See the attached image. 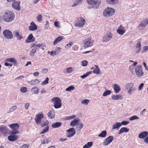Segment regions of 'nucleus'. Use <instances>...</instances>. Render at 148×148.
Returning <instances> with one entry per match:
<instances>
[{
    "label": "nucleus",
    "mask_w": 148,
    "mask_h": 148,
    "mask_svg": "<svg viewBox=\"0 0 148 148\" xmlns=\"http://www.w3.org/2000/svg\"><path fill=\"white\" fill-rule=\"evenodd\" d=\"M15 15L14 13L12 12H5L3 15L2 19L5 22H10L14 19Z\"/></svg>",
    "instance_id": "f257e3e1"
},
{
    "label": "nucleus",
    "mask_w": 148,
    "mask_h": 148,
    "mask_svg": "<svg viewBox=\"0 0 148 148\" xmlns=\"http://www.w3.org/2000/svg\"><path fill=\"white\" fill-rule=\"evenodd\" d=\"M115 12V10L112 8L108 7L104 10L103 15L106 17H109L113 15Z\"/></svg>",
    "instance_id": "f03ea898"
},
{
    "label": "nucleus",
    "mask_w": 148,
    "mask_h": 148,
    "mask_svg": "<svg viewBox=\"0 0 148 148\" xmlns=\"http://www.w3.org/2000/svg\"><path fill=\"white\" fill-rule=\"evenodd\" d=\"M51 101L54 102V107L56 109H58L61 107L62 104L61 99L58 97L53 98Z\"/></svg>",
    "instance_id": "7ed1b4c3"
},
{
    "label": "nucleus",
    "mask_w": 148,
    "mask_h": 148,
    "mask_svg": "<svg viewBox=\"0 0 148 148\" xmlns=\"http://www.w3.org/2000/svg\"><path fill=\"white\" fill-rule=\"evenodd\" d=\"M135 70L136 75L137 77H140L143 76L144 72L142 71L141 65H138L136 66Z\"/></svg>",
    "instance_id": "20e7f679"
},
{
    "label": "nucleus",
    "mask_w": 148,
    "mask_h": 148,
    "mask_svg": "<svg viewBox=\"0 0 148 148\" xmlns=\"http://www.w3.org/2000/svg\"><path fill=\"white\" fill-rule=\"evenodd\" d=\"M86 1L88 4L96 8L99 7L101 3V0H86Z\"/></svg>",
    "instance_id": "39448f33"
},
{
    "label": "nucleus",
    "mask_w": 148,
    "mask_h": 148,
    "mask_svg": "<svg viewBox=\"0 0 148 148\" xmlns=\"http://www.w3.org/2000/svg\"><path fill=\"white\" fill-rule=\"evenodd\" d=\"M112 35L111 32H108L103 37V42H107L109 41L112 38Z\"/></svg>",
    "instance_id": "423d86ee"
},
{
    "label": "nucleus",
    "mask_w": 148,
    "mask_h": 148,
    "mask_svg": "<svg viewBox=\"0 0 148 148\" xmlns=\"http://www.w3.org/2000/svg\"><path fill=\"white\" fill-rule=\"evenodd\" d=\"M78 22L75 25V26L77 27H82L85 24L86 21L82 17H80L78 18Z\"/></svg>",
    "instance_id": "0eeeda50"
},
{
    "label": "nucleus",
    "mask_w": 148,
    "mask_h": 148,
    "mask_svg": "<svg viewBox=\"0 0 148 148\" xmlns=\"http://www.w3.org/2000/svg\"><path fill=\"white\" fill-rule=\"evenodd\" d=\"M4 36L8 39H12L13 37L12 33L9 30H5L3 32Z\"/></svg>",
    "instance_id": "6e6552de"
},
{
    "label": "nucleus",
    "mask_w": 148,
    "mask_h": 148,
    "mask_svg": "<svg viewBox=\"0 0 148 148\" xmlns=\"http://www.w3.org/2000/svg\"><path fill=\"white\" fill-rule=\"evenodd\" d=\"M68 133H67L66 136L67 137H71L73 136L75 133V131L74 127L70 128L66 130Z\"/></svg>",
    "instance_id": "1a4fd4ad"
},
{
    "label": "nucleus",
    "mask_w": 148,
    "mask_h": 148,
    "mask_svg": "<svg viewBox=\"0 0 148 148\" xmlns=\"http://www.w3.org/2000/svg\"><path fill=\"white\" fill-rule=\"evenodd\" d=\"M147 24L146 20L145 19L140 23L137 26V27L139 30H142L145 28Z\"/></svg>",
    "instance_id": "9d476101"
},
{
    "label": "nucleus",
    "mask_w": 148,
    "mask_h": 148,
    "mask_svg": "<svg viewBox=\"0 0 148 148\" xmlns=\"http://www.w3.org/2000/svg\"><path fill=\"white\" fill-rule=\"evenodd\" d=\"M113 136H109L106 138L103 143V145L104 146H107L112 142L113 140Z\"/></svg>",
    "instance_id": "9b49d317"
},
{
    "label": "nucleus",
    "mask_w": 148,
    "mask_h": 148,
    "mask_svg": "<svg viewBox=\"0 0 148 148\" xmlns=\"http://www.w3.org/2000/svg\"><path fill=\"white\" fill-rule=\"evenodd\" d=\"M84 46L85 48L90 47L92 45V43L89 38L86 39L84 41Z\"/></svg>",
    "instance_id": "f8f14e48"
},
{
    "label": "nucleus",
    "mask_w": 148,
    "mask_h": 148,
    "mask_svg": "<svg viewBox=\"0 0 148 148\" xmlns=\"http://www.w3.org/2000/svg\"><path fill=\"white\" fill-rule=\"evenodd\" d=\"M20 2L19 1H16L14 2L12 4V8L16 10H17L19 11L20 10Z\"/></svg>",
    "instance_id": "ddd939ff"
},
{
    "label": "nucleus",
    "mask_w": 148,
    "mask_h": 148,
    "mask_svg": "<svg viewBox=\"0 0 148 148\" xmlns=\"http://www.w3.org/2000/svg\"><path fill=\"white\" fill-rule=\"evenodd\" d=\"M124 27L121 25H120L117 29L116 32L119 34L122 35L125 32Z\"/></svg>",
    "instance_id": "4468645a"
},
{
    "label": "nucleus",
    "mask_w": 148,
    "mask_h": 148,
    "mask_svg": "<svg viewBox=\"0 0 148 148\" xmlns=\"http://www.w3.org/2000/svg\"><path fill=\"white\" fill-rule=\"evenodd\" d=\"M43 115L42 114H41L36 115V117L35 118V121L37 124H39L40 122L41 121V119L43 118Z\"/></svg>",
    "instance_id": "2eb2a0df"
},
{
    "label": "nucleus",
    "mask_w": 148,
    "mask_h": 148,
    "mask_svg": "<svg viewBox=\"0 0 148 148\" xmlns=\"http://www.w3.org/2000/svg\"><path fill=\"white\" fill-rule=\"evenodd\" d=\"M37 29V26L34 23L32 22L30 23V25L29 27V29L30 31H34Z\"/></svg>",
    "instance_id": "dca6fc26"
},
{
    "label": "nucleus",
    "mask_w": 148,
    "mask_h": 148,
    "mask_svg": "<svg viewBox=\"0 0 148 148\" xmlns=\"http://www.w3.org/2000/svg\"><path fill=\"white\" fill-rule=\"evenodd\" d=\"M148 135V132L143 131L141 132L138 135V137L140 138L145 139Z\"/></svg>",
    "instance_id": "f3484780"
},
{
    "label": "nucleus",
    "mask_w": 148,
    "mask_h": 148,
    "mask_svg": "<svg viewBox=\"0 0 148 148\" xmlns=\"http://www.w3.org/2000/svg\"><path fill=\"white\" fill-rule=\"evenodd\" d=\"M19 138L18 135H11L8 137V139L10 141H13L18 139Z\"/></svg>",
    "instance_id": "a211bd4d"
},
{
    "label": "nucleus",
    "mask_w": 148,
    "mask_h": 148,
    "mask_svg": "<svg viewBox=\"0 0 148 148\" xmlns=\"http://www.w3.org/2000/svg\"><path fill=\"white\" fill-rule=\"evenodd\" d=\"M106 1L108 4L112 5L118 4L119 2V0H106Z\"/></svg>",
    "instance_id": "6ab92c4d"
},
{
    "label": "nucleus",
    "mask_w": 148,
    "mask_h": 148,
    "mask_svg": "<svg viewBox=\"0 0 148 148\" xmlns=\"http://www.w3.org/2000/svg\"><path fill=\"white\" fill-rule=\"evenodd\" d=\"M9 127L13 130H17L19 127V125L17 123H14L10 125Z\"/></svg>",
    "instance_id": "aec40b11"
},
{
    "label": "nucleus",
    "mask_w": 148,
    "mask_h": 148,
    "mask_svg": "<svg viewBox=\"0 0 148 148\" xmlns=\"http://www.w3.org/2000/svg\"><path fill=\"white\" fill-rule=\"evenodd\" d=\"M80 120L78 119H75L71 121L70 123V125L72 127L77 125L79 123L80 121Z\"/></svg>",
    "instance_id": "412c9836"
},
{
    "label": "nucleus",
    "mask_w": 148,
    "mask_h": 148,
    "mask_svg": "<svg viewBox=\"0 0 148 148\" xmlns=\"http://www.w3.org/2000/svg\"><path fill=\"white\" fill-rule=\"evenodd\" d=\"M63 39L62 36H59L56 38L53 42V44L54 45H56L58 43L60 42Z\"/></svg>",
    "instance_id": "4be33fe9"
},
{
    "label": "nucleus",
    "mask_w": 148,
    "mask_h": 148,
    "mask_svg": "<svg viewBox=\"0 0 148 148\" xmlns=\"http://www.w3.org/2000/svg\"><path fill=\"white\" fill-rule=\"evenodd\" d=\"M113 86L115 93L116 94L118 93L121 90L119 86L116 84H114Z\"/></svg>",
    "instance_id": "5701e85b"
},
{
    "label": "nucleus",
    "mask_w": 148,
    "mask_h": 148,
    "mask_svg": "<svg viewBox=\"0 0 148 148\" xmlns=\"http://www.w3.org/2000/svg\"><path fill=\"white\" fill-rule=\"evenodd\" d=\"M129 129L125 127H123L120 129L118 132V134H121L124 132H129Z\"/></svg>",
    "instance_id": "b1692460"
},
{
    "label": "nucleus",
    "mask_w": 148,
    "mask_h": 148,
    "mask_svg": "<svg viewBox=\"0 0 148 148\" xmlns=\"http://www.w3.org/2000/svg\"><path fill=\"white\" fill-rule=\"evenodd\" d=\"M48 116L50 119H53L55 117V112L53 110H50L48 113Z\"/></svg>",
    "instance_id": "393cba45"
},
{
    "label": "nucleus",
    "mask_w": 148,
    "mask_h": 148,
    "mask_svg": "<svg viewBox=\"0 0 148 148\" xmlns=\"http://www.w3.org/2000/svg\"><path fill=\"white\" fill-rule=\"evenodd\" d=\"M40 82L39 80L35 79V80H32L30 81H28V83L30 85H34L38 84Z\"/></svg>",
    "instance_id": "a878e982"
},
{
    "label": "nucleus",
    "mask_w": 148,
    "mask_h": 148,
    "mask_svg": "<svg viewBox=\"0 0 148 148\" xmlns=\"http://www.w3.org/2000/svg\"><path fill=\"white\" fill-rule=\"evenodd\" d=\"M112 98L114 100L121 99L122 98V95H113L112 96Z\"/></svg>",
    "instance_id": "bb28decb"
},
{
    "label": "nucleus",
    "mask_w": 148,
    "mask_h": 148,
    "mask_svg": "<svg viewBox=\"0 0 148 148\" xmlns=\"http://www.w3.org/2000/svg\"><path fill=\"white\" fill-rule=\"evenodd\" d=\"M5 62H12L14 65H15L17 62V61L16 59L13 58H7L5 60Z\"/></svg>",
    "instance_id": "cd10ccee"
},
{
    "label": "nucleus",
    "mask_w": 148,
    "mask_h": 148,
    "mask_svg": "<svg viewBox=\"0 0 148 148\" xmlns=\"http://www.w3.org/2000/svg\"><path fill=\"white\" fill-rule=\"evenodd\" d=\"M62 123L60 122H56L53 123L51 125V127L53 128H58L61 126Z\"/></svg>",
    "instance_id": "c85d7f7f"
},
{
    "label": "nucleus",
    "mask_w": 148,
    "mask_h": 148,
    "mask_svg": "<svg viewBox=\"0 0 148 148\" xmlns=\"http://www.w3.org/2000/svg\"><path fill=\"white\" fill-rule=\"evenodd\" d=\"M13 34L14 36L17 38L18 40H20L23 38L22 36L20 35L18 32L14 31L13 32Z\"/></svg>",
    "instance_id": "c756f323"
},
{
    "label": "nucleus",
    "mask_w": 148,
    "mask_h": 148,
    "mask_svg": "<svg viewBox=\"0 0 148 148\" xmlns=\"http://www.w3.org/2000/svg\"><path fill=\"white\" fill-rule=\"evenodd\" d=\"M84 125L82 123H78L76 126V129L78 132H80L81 130L83 128Z\"/></svg>",
    "instance_id": "7c9ffc66"
},
{
    "label": "nucleus",
    "mask_w": 148,
    "mask_h": 148,
    "mask_svg": "<svg viewBox=\"0 0 148 148\" xmlns=\"http://www.w3.org/2000/svg\"><path fill=\"white\" fill-rule=\"evenodd\" d=\"M112 126V129H118L121 126L120 123L119 122L116 123L114 124Z\"/></svg>",
    "instance_id": "2f4dec72"
},
{
    "label": "nucleus",
    "mask_w": 148,
    "mask_h": 148,
    "mask_svg": "<svg viewBox=\"0 0 148 148\" xmlns=\"http://www.w3.org/2000/svg\"><path fill=\"white\" fill-rule=\"evenodd\" d=\"M0 131L1 133L3 134H6L7 132V128L5 126H1Z\"/></svg>",
    "instance_id": "473e14b6"
},
{
    "label": "nucleus",
    "mask_w": 148,
    "mask_h": 148,
    "mask_svg": "<svg viewBox=\"0 0 148 148\" xmlns=\"http://www.w3.org/2000/svg\"><path fill=\"white\" fill-rule=\"evenodd\" d=\"M91 69L93 70L92 72L96 74H99L100 72V70L99 68H94V67H92L91 68Z\"/></svg>",
    "instance_id": "72a5a7b5"
},
{
    "label": "nucleus",
    "mask_w": 148,
    "mask_h": 148,
    "mask_svg": "<svg viewBox=\"0 0 148 148\" xmlns=\"http://www.w3.org/2000/svg\"><path fill=\"white\" fill-rule=\"evenodd\" d=\"M49 123L48 121L46 120H44L42 121H40L39 124H40L42 126H45L47 125Z\"/></svg>",
    "instance_id": "f704fd0d"
},
{
    "label": "nucleus",
    "mask_w": 148,
    "mask_h": 148,
    "mask_svg": "<svg viewBox=\"0 0 148 148\" xmlns=\"http://www.w3.org/2000/svg\"><path fill=\"white\" fill-rule=\"evenodd\" d=\"M34 94H37L39 91V89L38 87L35 86L32 88L31 90Z\"/></svg>",
    "instance_id": "c9c22d12"
},
{
    "label": "nucleus",
    "mask_w": 148,
    "mask_h": 148,
    "mask_svg": "<svg viewBox=\"0 0 148 148\" xmlns=\"http://www.w3.org/2000/svg\"><path fill=\"white\" fill-rule=\"evenodd\" d=\"M107 134V132L106 130L103 131L101 133L99 134L98 136L99 137L104 138L105 137Z\"/></svg>",
    "instance_id": "e433bc0d"
},
{
    "label": "nucleus",
    "mask_w": 148,
    "mask_h": 148,
    "mask_svg": "<svg viewBox=\"0 0 148 148\" xmlns=\"http://www.w3.org/2000/svg\"><path fill=\"white\" fill-rule=\"evenodd\" d=\"M33 36L32 34H30L27 37V38L25 42L26 43L30 42V41L29 40H31L32 39Z\"/></svg>",
    "instance_id": "4c0bfd02"
},
{
    "label": "nucleus",
    "mask_w": 148,
    "mask_h": 148,
    "mask_svg": "<svg viewBox=\"0 0 148 148\" xmlns=\"http://www.w3.org/2000/svg\"><path fill=\"white\" fill-rule=\"evenodd\" d=\"M111 93V91L109 90H106L105 92H103L102 96L103 97H105L107 96Z\"/></svg>",
    "instance_id": "58836bf2"
},
{
    "label": "nucleus",
    "mask_w": 148,
    "mask_h": 148,
    "mask_svg": "<svg viewBox=\"0 0 148 148\" xmlns=\"http://www.w3.org/2000/svg\"><path fill=\"white\" fill-rule=\"evenodd\" d=\"M19 133V131L17 130H13L10 132V134L11 135H15V134H18Z\"/></svg>",
    "instance_id": "ea45409f"
},
{
    "label": "nucleus",
    "mask_w": 148,
    "mask_h": 148,
    "mask_svg": "<svg viewBox=\"0 0 148 148\" xmlns=\"http://www.w3.org/2000/svg\"><path fill=\"white\" fill-rule=\"evenodd\" d=\"M61 48L60 47H57L55 49V51H54V54L55 55H56L58 54L61 51Z\"/></svg>",
    "instance_id": "a19ab883"
},
{
    "label": "nucleus",
    "mask_w": 148,
    "mask_h": 148,
    "mask_svg": "<svg viewBox=\"0 0 148 148\" xmlns=\"http://www.w3.org/2000/svg\"><path fill=\"white\" fill-rule=\"evenodd\" d=\"M49 126L47 125V126L45 127L44 129L42 130L41 134H43L48 132L49 130Z\"/></svg>",
    "instance_id": "79ce46f5"
},
{
    "label": "nucleus",
    "mask_w": 148,
    "mask_h": 148,
    "mask_svg": "<svg viewBox=\"0 0 148 148\" xmlns=\"http://www.w3.org/2000/svg\"><path fill=\"white\" fill-rule=\"evenodd\" d=\"M36 52V51L35 49H32L30 52V56L32 57L33 56Z\"/></svg>",
    "instance_id": "37998d69"
},
{
    "label": "nucleus",
    "mask_w": 148,
    "mask_h": 148,
    "mask_svg": "<svg viewBox=\"0 0 148 148\" xmlns=\"http://www.w3.org/2000/svg\"><path fill=\"white\" fill-rule=\"evenodd\" d=\"M73 45V42H70L68 44H67L65 46V48L66 49H69Z\"/></svg>",
    "instance_id": "c03bdc74"
},
{
    "label": "nucleus",
    "mask_w": 148,
    "mask_h": 148,
    "mask_svg": "<svg viewBox=\"0 0 148 148\" xmlns=\"http://www.w3.org/2000/svg\"><path fill=\"white\" fill-rule=\"evenodd\" d=\"M139 119V118L136 115H134L131 117L129 118V120L130 121H132L135 119Z\"/></svg>",
    "instance_id": "a18cd8bd"
},
{
    "label": "nucleus",
    "mask_w": 148,
    "mask_h": 148,
    "mask_svg": "<svg viewBox=\"0 0 148 148\" xmlns=\"http://www.w3.org/2000/svg\"><path fill=\"white\" fill-rule=\"evenodd\" d=\"M75 89V88L72 86H71L67 88L66 89V91H71V90H73Z\"/></svg>",
    "instance_id": "49530a36"
},
{
    "label": "nucleus",
    "mask_w": 148,
    "mask_h": 148,
    "mask_svg": "<svg viewBox=\"0 0 148 148\" xmlns=\"http://www.w3.org/2000/svg\"><path fill=\"white\" fill-rule=\"evenodd\" d=\"M89 102V100L88 99H85L81 101V103L82 104H84L85 105H87Z\"/></svg>",
    "instance_id": "de8ad7c7"
},
{
    "label": "nucleus",
    "mask_w": 148,
    "mask_h": 148,
    "mask_svg": "<svg viewBox=\"0 0 148 148\" xmlns=\"http://www.w3.org/2000/svg\"><path fill=\"white\" fill-rule=\"evenodd\" d=\"M91 72H89L86 73L85 74L81 76V77L82 79H84L88 76L91 73Z\"/></svg>",
    "instance_id": "09e8293b"
},
{
    "label": "nucleus",
    "mask_w": 148,
    "mask_h": 148,
    "mask_svg": "<svg viewBox=\"0 0 148 148\" xmlns=\"http://www.w3.org/2000/svg\"><path fill=\"white\" fill-rule=\"evenodd\" d=\"M17 108V106H14L12 107L9 110V113H10L13 112Z\"/></svg>",
    "instance_id": "8fccbe9b"
},
{
    "label": "nucleus",
    "mask_w": 148,
    "mask_h": 148,
    "mask_svg": "<svg viewBox=\"0 0 148 148\" xmlns=\"http://www.w3.org/2000/svg\"><path fill=\"white\" fill-rule=\"evenodd\" d=\"M75 117H76V116L75 115H73L71 116H66L65 117V119L66 120H69L71 119H73Z\"/></svg>",
    "instance_id": "3c124183"
},
{
    "label": "nucleus",
    "mask_w": 148,
    "mask_h": 148,
    "mask_svg": "<svg viewBox=\"0 0 148 148\" xmlns=\"http://www.w3.org/2000/svg\"><path fill=\"white\" fill-rule=\"evenodd\" d=\"M49 80V78L48 77H46L45 80L42 82L41 85H43L47 84L48 83Z\"/></svg>",
    "instance_id": "603ef678"
},
{
    "label": "nucleus",
    "mask_w": 148,
    "mask_h": 148,
    "mask_svg": "<svg viewBox=\"0 0 148 148\" xmlns=\"http://www.w3.org/2000/svg\"><path fill=\"white\" fill-rule=\"evenodd\" d=\"M42 16L41 14H38L36 17L38 21V22H40L42 20Z\"/></svg>",
    "instance_id": "864d4df0"
},
{
    "label": "nucleus",
    "mask_w": 148,
    "mask_h": 148,
    "mask_svg": "<svg viewBox=\"0 0 148 148\" xmlns=\"http://www.w3.org/2000/svg\"><path fill=\"white\" fill-rule=\"evenodd\" d=\"M66 71L69 73H71L73 71L72 68L71 67H69L66 68Z\"/></svg>",
    "instance_id": "5fc2aeb1"
},
{
    "label": "nucleus",
    "mask_w": 148,
    "mask_h": 148,
    "mask_svg": "<svg viewBox=\"0 0 148 148\" xmlns=\"http://www.w3.org/2000/svg\"><path fill=\"white\" fill-rule=\"evenodd\" d=\"M133 85L132 84L130 83L126 84V87L127 89L128 88H131L133 87Z\"/></svg>",
    "instance_id": "6e6d98bb"
},
{
    "label": "nucleus",
    "mask_w": 148,
    "mask_h": 148,
    "mask_svg": "<svg viewBox=\"0 0 148 148\" xmlns=\"http://www.w3.org/2000/svg\"><path fill=\"white\" fill-rule=\"evenodd\" d=\"M129 122L128 121H123L120 123L121 126L122 125H126L129 123Z\"/></svg>",
    "instance_id": "4d7b16f0"
},
{
    "label": "nucleus",
    "mask_w": 148,
    "mask_h": 148,
    "mask_svg": "<svg viewBox=\"0 0 148 148\" xmlns=\"http://www.w3.org/2000/svg\"><path fill=\"white\" fill-rule=\"evenodd\" d=\"M88 64V62L86 60L83 61L82 63V65L83 66H86Z\"/></svg>",
    "instance_id": "13d9d810"
},
{
    "label": "nucleus",
    "mask_w": 148,
    "mask_h": 148,
    "mask_svg": "<svg viewBox=\"0 0 148 148\" xmlns=\"http://www.w3.org/2000/svg\"><path fill=\"white\" fill-rule=\"evenodd\" d=\"M136 48L139 49H141V44L139 42H138L136 45Z\"/></svg>",
    "instance_id": "bf43d9fd"
},
{
    "label": "nucleus",
    "mask_w": 148,
    "mask_h": 148,
    "mask_svg": "<svg viewBox=\"0 0 148 148\" xmlns=\"http://www.w3.org/2000/svg\"><path fill=\"white\" fill-rule=\"evenodd\" d=\"M21 92L25 93L27 91V89L25 87H22L21 89Z\"/></svg>",
    "instance_id": "052dcab7"
},
{
    "label": "nucleus",
    "mask_w": 148,
    "mask_h": 148,
    "mask_svg": "<svg viewBox=\"0 0 148 148\" xmlns=\"http://www.w3.org/2000/svg\"><path fill=\"white\" fill-rule=\"evenodd\" d=\"M30 104L29 103H25V108L26 110L28 109L29 107V106Z\"/></svg>",
    "instance_id": "680f3d73"
},
{
    "label": "nucleus",
    "mask_w": 148,
    "mask_h": 148,
    "mask_svg": "<svg viewBox=\"0 0 148 148\" xmlns=\"http://www.w3.org/2000/svg\"><path fill=\"white\" fill-rule=\"evenodd\" d=\"M29 145L28 144H25L23 145L20 148H28Z\"/></svg>",
    "instance_id": "e2e57ef3"
},
{
    "label": "nucleus",
    "mask_w": 148,
    "mask_h": 148,
    "mask_svg": "<svg viewBox=\"0 0 148 148\" xmlns=\"http://www.w3.org/2000/svg\"><path fill=\"white\" fill-rule=\"evenodd\" d=\"M146 111V110L145 109H144L143 110L140 112V114L141 116H143L145 113Z\"/></svg>",
    "instance_id": "0e129e2a"
},
{
    "label": "nucleus",
    "mask_w": 148,
    "mask_h": 148,
    "mask_svg": "<svg viewBox=\"0 0 148 148\" xmlns=\"http://www.w3.org/2000/svg\"><path fill=\"white\" fill-rule=\"evenodd\" d=\"M144 50L143 51V52H146L148 51V46L144 47L143 48Z\"/></svg>",
    "instance_id": "69168bd1"
},
{
    "label": "nucleus",
    "mask_w": 148,
    "mask_h": 148,
    "mask_svg": "<svg viewBox=\"0 0 148 148\" xmlns=\"http://www.w3.org/2000/svg\"><path fill=\"white\" fill-rule=\"evenodd\" d=\"M144 86V84L143 83H141L138 87V90H140L142 89Z\"/></svg>",
    "instance_id": "338daca9"
},
{
    "label": "nucleus",
    "mask_w": 148,
    "mask_h": 148,
    "mask_svg": "<svg viewBox=\"0 0 148 148\" xmlns=\"http://www.w3.org/2000/svg\"><path fill=\"white\" fill-rule=\"evenodd\" d=\"M86 145H87L89 147H90L92 146V142H88Z\"/></svg>",
    "instance_id": "774afa93"
}]
</instances>
